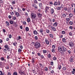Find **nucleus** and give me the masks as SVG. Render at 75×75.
Here are the masks:
<instances>
[{
	"label": "nucleus",
	"instance_id": "f257e3e1",
	"mask_svg": "<svg viewBox=\"0 0 75 75\" xmlns=\"http://www.w3.org/2000/svg\"><path fill=\"white\" fill-rule=\"evenodd\" d=\"M34 46L36 49H38L41 47V44L39 42H36L35 43Z\"/></svg>",
	"mask_w": 75,
	"mask_h": 75
},
{
	"label": "nucleus",
	"instance_id": "f03ea898",
	"mask_svg": "<svg viewBox=\"0 0 75 75\" xmlns=\"http://www.w3.org/2000/svg\"><path fill=\"white\" fill-rule=\"evenodd\" d=\"M62 54H64V52H66L67 51V49L65 46H62Z\"/></svg>",
	"mask_w": 75,
	"mask_h": 75
},
{
	"label": "nucleus",
	"instance_id": "7ed1b4c3",
	"mask_svg": "<svg viewBox=\"0 0 75 75\" xmlns=\"http://www.w3.org/2000/svg\"><path fill=\"white\" fill-rule=\"evenodd\" d=\"M30 17L32 19H35L36 17V14L34 13H31L30 14Z\"/></svg>",
	"mask_w": 75,
	"mask_h": 75
},
{
	"label": "nucleus",
	"instance_id": "20e7f679",
	"mask_svg": "<svg viewBox=\"0 0 75 75\" xmlns=\"http://www.w3.org/2000/svg\"><path fill=\"white\" fill-rule=\"evenodd\" d=\"M45 13H49V11H50V10H51V7L46 6L45 8Z\"/></svg>",
	"mask_w": 75,
	"mask_h": 75
},
{
	"label": "nucleus",
	"instance_id": "39448f33",
	"mask_svg": "<svg viewBox=\"0 0 75 75\" xmlns=\"http://www.w3.org/2000/svg\"><path fill=\"white\" fill-rule=\"evenodd\" d=\"M39 32L41 33V35L42 36H44V31L42 29H41L39 30Z\"/></svg>",
	"mask_w": 75,
	"mask_h": 75
},
{
	"label": "nucleus",
	"instance_id": "423d86ee",
	"mask_svg": "<svg viewBox=\"0 0 75 75\" xmlns=\"http://www.w3.org/2000/svg\"><path fill=\"white\" fill-rule=\"evenodd\" d=\"M62 47L59 46L58 47V51H59L60 52H61L62 54Z\"/></svg>",
	"mask_w": 75,
	"mask_h": 75
},
{
	"label": "nucleus",
	"instance_id": "0eeeda50",
	"mask_svg": "<svg viewBox=\"0 0 75 75\" xmlns=\"http://www.w3.org/2000/svg\"><path fill=\"white\" fill-rule=\"evenodd\" d=\"M18 72L19 74L20 75H23V74H24V71H23L20 69H19Z\"/></svg>",
	"mask_w": 75,
	"mask_h": 75
},
{
	"label": "nucleus",
	"instance_id": "6e6552de",
	"mask_svg": "<svg viewBox=\"0 0 75 75\" xmlns=\"http://www.w3.org/2000/svg\"><path fill=\"white\" fill-rule=\"evenodd\" d=\"M45 41L47 45H49L50 44V42L47 39L45 38Z\"/></svg>",
	"mask_w": 75,
	"mask_h": 75
},
{
	"label": "nucleus",
	"instance_id": "1a4fd4ad",
	"mask_svg": "<svg viewBox=\"0 0 75 75\" xmlns=\"http://www.w3.org/2000/svg\"><path fill=\"white\" fill-rule=\"evenodd\" d=\"M69 45L70 47H73L74 46V43L72 42H70L69 43Z\"/></svg>",
	"mask_w": 75,
	"mask_h": 75
},
{
	"label": "nucleus",
	"instance_id": "9d476101",
	"mask_svg": "<svg viewBox=\"0 0 75 75\" xmlns=\"http://www.w3.org/2000/svg\"><path fill=\"white\" fill-rule=\"evenodd\" d=\"M54 6H58V5L59 6L60 5V3H58L57 2H55L54 4Z\"/></svg>",
	"mask_w": 75,
	"mask_h": 75
},
{
	"label": "nucleus",
	"instance_id": "9b49d317",
	"mask_svg": "<svg viewBox=\"0 0 75 75\" xmlns=\"http://www.w3.org/2000/svg\"><path fill=\"white\" fill-rule=\"evenodd\" d=\"M57 25H58V23L57 22H55V23L53 24V26L54 27H57Z\"/></svg>",
	"mask_w": 75,
	"mask_h": 75
},
{
	"label": "nucleus",
	"instance_id": "f8f14e48",
	"mask_svg": "<svg viewBox=\"0 0 75 75\" xmlns=\"http://www.w3.org/2000/svg\"><path fill=\"white\" fill-rule=\"evenodd\" d=\"M18 12H19V13H20V14H21V13H22V11H21V9H19V8H18Z\"/></svg>",
	"mask_w": 75,
	"mask_h": 75
},
{
	"label": "nucleus",
	"instance_id": "ddd939ff",
	"mask_svg": "<svg viewBox=\"0 0 75 75\" xmlns=\"http://www.w3.org/2000/svg\"><path fill=\"white\" fill-rule=\"evenodd\" d=\"M50 27L52 30L53 31H56V29L55 28L53 27V26H51Z\"/></svg>",
	"mask_w": 75,
	"mask_h": 75
},
{
	"label": "nucleus",
	"instance_id": "4468645a",
	"mask_svg": "<svg viewBox=\"0 0 75 75\" xmlns=\"http://www.w3.org/2000/svg\"><path fill=\"white\" fill-rule=\"evenodd\" d=\"M33 33L34 35H37L38 34V32L36 30H34L33 31Z\"/></svg>",
	"mask_w": 75,
	"mask_h": 75
},
{
	"label": "nucleus",
	"instance_id": "2eb2a0df",
	"mask_svg": "<svg viewBox=\"0 0 75 75\" xmlns=\"http://www.w3.org/2000/svg\"><path fill=\"white\" fill-rule=\"evenodd\" d=\"M0 59L1 60V61H4L5 62H6V59H4V57H1L0 58Z\"/></svg>",
	"mask_w": 75,
	"mask_h": 75
},
{
	"label": "nucleus",
	"instance_id": "dca6fc26",
	"mask_svg": "<svg viewBox=\"0 0 75 75\" xmlns=\"http://www.w3.org/2000/svg\"><path fill=\"white\" fill-rule=\"evenodd\" d=\"M33 7H35V8H38V6H37V5L35 4H33Z\"/></svg>",
	"mask_w": 75,
	"mask_h": 75
},
{
	"label": "nucleus",
	"instance_id": "f3484780",
	"mask_svg": "<svg viewBox=\"0 0 75 75\" xmlns=\"http://www.w3.org/2000/svg\"><path fill=\"white\" fill-rule=\"evenodd\" d=\"M27 20V22L29 23H30V21H31V20H30V18H26Z\"/></svg>",
	"mask_w": 75,
	"mask_h": 75
},
{
	"label": "nucleus",
	"instance_id": "a211bd4d",
	"mask_svg": "<svg viewBox=\"0 0 75 75\" xmlns=\"http://www.w3.org/2000/svg\"><path fill=\"white\" fill-rule=\"evenodd\" d=\"M37 14L38 17L40 18L42 17V14L39 13H37Z\"/></svg>",
	"mask_w": 75,
	"mask_h": 75
},
{
	"label": "nucleus",
	"instance_id": "6ab92c4d",
	"mask_svg": "<svg viewBox=\"0 0 75 75\" xmlns=\"http://www.w3.org/2000/svg\"><path fill=\"white\" fill-rule=\"evenodd\" d=\"M50 11L51 12V13L52 14H54V10L53 8H52L51 9Z\"/></svg>",
	"mask_w": 75,
	"mask_h": 75
},
{
	"label": "nucleus",
	"instance_id": "aec40b11",
	"mask_svg": "<svg viewBox=\"0 0 75 75\" xmlns=\"http://www.w3.org/2000/svg\"><path fill=\"white\" fill-rule=\"evenodd\" d=\"M16 16L17 17H18L20 16V13H18V12H16Z\"/></svg>",
	"mask_w": 75,
	"mask_h": 75
},
{
	"label": "nucleus",
	"instance_id": "412c9836",
	"mask_svg": "<svg viewBox=\"0 0 75 75\" xmlns=\"http://www.w3.org/2000/svg\"><path fill=\"white\" fill-rule=\"evenodd\" d=\"M39 66L41 68H43L44 67L43 66V64H41V63H39Z\"/></svg>",
	"mask_w": 75,
	"mask_h": 75
},
{
	"label": "nucleus",
	"instance_id": "4be33fe9",
	"mask_svg": "<svg viewBox=\"0 0 75 75\" xmlns=\"http://www.w3.org/2000/svg\"><path fill=\"white\" fill-rule=\"evenodd\" d=\"M5 68L6 69H9V66L8 65H6L5 67Z\"/></svg>",
	"mask_w": 75,
	"mask_h": 75
},
{
	"label": "nucleus",
	"instance_id": "5701e85b",
	"mask_svg": "<svg viewBox=\"0 0 75 75\" xmlns=\"http://www.w3.org/2000/svg\"><path fill=\"white\" fill-rule=\"evenodd\" d=\"M13 44L14 46H17V42H15L13 43Z\"/></svg>",
	"mask_w": 75,
	"mask_h": 75
},
{
	"label": "nucleus",
	"instance_id": "b1692460",
	"mask_svg": "<svg viewBox=\"0 0 75 75\" xmlns=\"http://www.w3.org/2000/svg\"><path fill=\"white\" fill-rule=\"evenodd\" d=\"M62 40L64 42H66V39L65 38H64L62 39Z\"/></svg>",
	"mask_w": 75,
	"mask_h": 75
},
{
	"label": "nucleus",
	"instance_id": "393cba45",
	"mask_svg": "<svg viewBox=\"0 0 75 75\" xmlns=\"http://www.w3.org/2000/svg\"><path fill=\"white\" fill-rule=\"evenodd\" d=\"M62 17H64V18H65V17H67V15H66L65 14L63 13V14H62Z\"/></svg>",
	"mask_w": 75,
	"mask_h": 75
},
{
	"label": "nucleus",
	"instance_id": "a878e982",
	"mask_svg": "<svg viewBox=\"0 0 75 75\" xmlns=\"http://www.w3.org/2000/svg\"><path fill=\"white\" fill-rule=\"evenodd\" d=\"M6 24H7V26H9V25H10V23H9V22H8L6 21Z\"/></svg>",
	"mask_w": 75,
	"mask_h": 75
},
{
	"label": "nucleus",
	"instance_id": "bb28decb",
	"mask_svg": "<svg viewBox=\"0 0 75 75\" xmlns=\"http://www.w3.org/2000/svg\"><path fill=\"white\" fill-rule=\"evenodd\" d=\"M47 51L46 50H43V54H46V53H47Z\"/></svg>",
	"mask_w": 75,
	"mask_h": 75
},
{
	"label": "nucleus",
	"instance_id": "cd10ccee",
	"mask_svg": "<svg viewBox=\"0 0 75 75\" xmlns=\"http://www.w3.org/2000/svg\"><path fill=\"white\" fill-rule=\"evenodd\" d=\"M50 38H53L54 37V35H52V34H50Z\"/></svg>",
	"mask_w": 75,
	"mask_h": 75
},
{
	"label": "nucleus",
	"instance_id": "c85d7f7f",
	"mask_svg": "<svg viewBox=\"0 0 75 75\" xmlns=\"http://www.w3.org/2000/svg\"><path fill=\"white\" fill-rule=\"evenodd\" d=\"M25 30L26 32L28 31H29V28H28V27H26Z\"/></svg>",
	"mask_w": 75,
	"mask_h": 75
},
{
	"label": "nucleus",
	"instance_id": "c756f323",
	"mask_svg": "<svg viewBox=\"0 0 75 75\" xmlns=\"http://www.w3.org/2000/svg\"><path fill=\"white\" fill-rule=\"evenodd\" d=\"M51 57V54H48L47 55V57L48 58H50Z\"/></svg>",
	"mask_w": 75,
	"mask_h": 75
},
{
	"label": "nucleus",
	"instance_id": "7c9ffc66",
	"mask_svg": "<svg viewBox=\"0 0 75 75\" xmlns=\"http://www.w3.org/2000/svg\"><path fill=\"white\" fill-rule=\"evenodd\" d=\"M3 51H4V53H6V54L7 53V50L6 49H4Z\"/></svg>",
	"mask_w": 75,
	"mask_h": 75
},
{
	"label": "nucleus",
	"instance_id": "2f4dec72",
	"mask_svg": "<svg viewBox=\"0 0 75 75\" xmlns=\"http://www.w3.org/2000/svg\"><path fill=\"white\" fill-rule=\"evenodd\" d=\"M10 14L11 16H13L14 15V12H13L11 11L10 12Z\"/></svg>",
	"mask_w": 75,
	"mask_h": 75
},
{
	"label": "nucleus",
	"instance_id": "473e14b6",
	"mask_svg": "<svg viewBox=\"0 0 75 75\" xmlns=\"http://www.w3.org/2000/svg\"><path fill=\"white\" fill-rule=\"evenodd\" d=\"M39 5L40 7H42V3H39Z\"/></svg>",
	"mask_w": 75,
	"mask_h": 75
},
{
	"label": "nucleus",
	"instance_id": "72a5a7b5",
	"mask_svg": "<svg viewBox=\"0 0 75 75\" xmlns=\"http://www.w3.org/2000/svg\"><path fill=\"white\" fill-rule=\"evenodd\" d=\"M52 52H55V50L54 49H52Z\"/></svg>",
	"mask_w": 75,
	"mask_h": 75
},
{
	"label": "nucleus",
	"instance_id": "f704fd0d",
	"mask_svg": "<svg viewBox=\"0 0 75 75\" xmlns=\"http://www.w3.org/2000/svg\"><path fill=\"white\" fill-rule=\"evenodd\" d=\"M9 23L11 24H13V21H10Z\"/></svg>",
	"mask_w": 75,
	"mask_h": 75
},
{
	"label": "nucleus",
	"instance_id": "c9c22d12",
	"mask_svg": "<svg viewBox=\"0 0 75 75\" xmlns=\"http://www.w3.org/2000/svg\"><path fill=\"white\" fill-rule=\"evenodd\" d=\"M8 45H6L4 46V48H8Z\"/></svg>",
	"mask_w": 75,
	"mask_h": 75
},
{
	"label": "nucleus",
	"instance_id": "e433bc0d",
	"mask_svg": "<svg viewBox=\"0 0 75 75\" xmlns=\"http://www.w3.org/2000/svg\"><path fill=\"white\" fill-rule=\"evenodd\" d=\"M73 16V14H72V13H70L69 14V16L70 17H72Z\"/></svg>",
	"mask_w": 75,
	"mask_h": 75
},
{
	"label": "nucleus",
	"instance_id": "4c0bfd02",
	"mask_svg": "<svg viewBox=\"0 0 75 75\" xmlns=\"http://www.w3.org/2000/svg\"><path fill=\"white\" fill-rule=\"evenodd\" d=\"M22 51V50L19 48L18 49V52H21Z\"/></svg>",
	"mask_w": 75,
	"mask_h": 75
},
{
	"label": "nucleus",
	"instance_id": "58836bf2",
	"mask_svg": "<svg viewBox=\"0 0 75 75\" xmlns=\"http://www.w3.org/2000/svg\"><path fill=\"white\" fill-rule=\"evenodd\" d=\"M53 59L54 60V61H56L57 59V57H53Z\"/></svg>",
	"mask_w": 75,
	"mask_h": 75
},
{
	"label": "nucleus",
	"instance_id": "ea45409f",
	"mask_svg": "<svg viewBox=\"0 0 75 75\" xmlns=\"http://www.w3.org/2000/svg\"><path fill=\"white\" fill-rule=\"evenodd\" d=\"M58 67L59 68V70H60V69H61V66L59 65H58Z\"/></svg>",
	"mask_w": 75,
	"mask_h": 75
},
{
	"label": "nucleus",
	"instance_id": "a19ab883",
	"mask_svg": "<svg viewBox=\"0 0 75 75\" xmlns=\"http://www.w3.org/2000/svg\"><path fill=\"white\" fill-rule=\"evenodd\" d=\"M57 9L58 10H61V7L59 6V7H57Z\"/></svg>",
	"mask_w": 75,
	"mask_h": 75
},
{
	"label": "nucleus",
	"instance_id": "79ce46f5",
	"mask_svg": "<svg viewBox=\"0 0 75 75\" xmlns=\"http://www.w3.org/2000/svg\"><path fill=\"white\" fill-rule=\"evenodd\" d=\"M62 34H65V32L64 31H62Z\"/></svg>",
	"mask_w": 75,
	"mask_h": 75
},
{
	"label": "nucleus",
	"instance_id": "37998d69",
	"mask_svg": "<svg viewBox=\"0 0 75 75\" xmlns=\"http://www.w3.org/2000/svg\"><path fill=\"white\" fill-rule=\"evenodd\" d=\"M34 2L35 4H37V3H38V2H37V0H34Z\"/></svg>",
	"mask_w": 75,
	"mask_h": 75
},
{
	"label": "nucleus",
	"instance_id": "c03bdc74",
	"mask_svg": "<svg viewBox=\"0 0 75 75\" xmlns=\"http://www.w3.org/2000/svg\"><path fill=\"white\" fill-rule=\"evenodd\" d=\"M50 64L51 65H52V66L54 65V62H51Z\"/></svg>",
	"mask_w": 75,
	"mask_h": 75
},
{
	"label": "nucleus",
	"instance_id": "a18cd8bd",
	"mask_svg": "<svg viewBox=\"0 0 75 75\" xmlns=\"http://www.w3.org/2000/svg\"><path fill=\"white\" fill-rule=\"evenodd\" d=\"M0 75H4L3 74V72L1 71H0Z\"/></svg>",
	"mask_w": 75,
	"mask_h": 75
},
{
	"label": "nucleus",
	"instance_id": "49530a36",
	"mask_svg": "<svg viewBox=\"0 0 75 75\" xmlns=\"http://www.w3.org/2000/svg\"><path fill=\"white\" fill-rule=\"evenodd\" d=\"M59 38H62L63 37V35H59Z\"/></svg>",
	"mask_w": 75,
	"mask_h": 75
},
{
	"label": "nucleus",
	"instance_id": "de8ad7c7",
	"mask_svg": "<svg viewBox=\"0 0 75 75\" xmlns=\"http://www.w3.org/2000/svg\"><path fill=\"white\" fill-rule=\"evenodd\" d=\"M7 50L8 51H10V48H9V47H8L7 48Z\"/></svg>",
	"mask_w": 75,
	"mask_h": 75
},
{
	"label": "nucleus",
	"instance_id": "09e8293b",
	"mask_svg": "<svg viewBox=\"0 0 75 75\" xmlns=\"http://www.w3.org/2000/svg\"><path fill=\"white\" fill-rule=\"evenodd\" d=\"M23 23L24 25H27V23H26V22L25 21H23Z\"/></svg>",
	"mask_w": 75,
	"mask_h": 75
},
{
	"label": "nucleus",
	"instance_id": "8fccbe9b",
	"mask_svg": "<svg viewBox=\"0 0 75 75\" xmlns=\"http://www.w3.org/2000/svg\"><path fill=\"white\" fill-rule=\"evenodd\" d=\"M17 73L16 72H15L13 73V75H18Z\"/></svg>",
	"mask_w": 75,
	"mask_h": 75
},
{
	"label": "nucleus",
	"instance_id": "3c124183",
	"mask_svg": "<svg viewBox=\"0 0 75 75\" xmlns=\"http://www.w3.org/2000/svg\"><path fill=\"white\" fill-rule=\"evenodd\" d=\"M52 48H53V49H55V46L54 45H52Z\"/></svg>",
	"mask_w": 75,
	"mask_h": 75
},
{
	"label": "nucleus",
	"instance_id": "603ef678",
	"mask_svg": "<svg viewBox=\"0 0 75 75\" xmlns=\"http://www.w3.org/2000/svg\"><path fill=\"white\" fill-rule=\"evenodd\" d=\"M12 4H16V2H15V1H12Z\"/></svg>",
	"mask_w": 75,
	"mask_h": 75
},
{
	"label": "nucleus",
	"instance_id": "864d4df0",
	"mask_svg": "<svg viewBox=\"0 0 75 75\" xmlns=\"http://www.w3.org/2000/svg\"><path fill=\"white\" fill-rule=\"evenodd\" d=\"M45 71H48V68L46 67L45 68Z\"/></svg>",
	"mask_w": 75,
	"mask_h": 75
},
{
	"label": "nucleus",
	"instance_id": "5fc2aeb1",
	"mask_svg": "<svg viewBox=\"0 0 75 75\" xmlns=\"http://www.w3.org/2000/svg\"><path fill=\"white\" fill-rule=\"evenodd\" d=\"M46 31L47 33H50V30L48 29H47Z\"/></svg>",
	"mask_w": 75,
	"mask_h": 75
},
{
	"label": "nucleus",
	"instance_id": "6e6d98bb",
	"mask_svg": "<svg viewBox=\"0 0 75 75\" xmlns=\"http://www.w3.org/2000/svg\"><path fill=\"white\" fill-rule=\"evenodd\" d=\"M11 37H12V36L11 35L9 34V38H11Z\"/></svg>",
	"mask_w": 75,
	"mask_h": 75
},
{
	"label": "nucleus",
	"instance_id": "4d7b16f0",
	"mask_svg": "<svg viewBox=\"0 0 75 75\" xmlns=\"http://www.w3.org/2000/svg\"><path fill=\"white\" fill-rule=\"evenodd\" d=\"M67 51L69 54H70L71 53V51L70 50H67Z\"/></svg>",
	"mask_w": 75,
	"mask_h": 75
},
{
	"label": "nucleus",
	"instance_id": "13d9d810",
	"mask_svg": "<svg viewBox=\"0 0 75 75\" xmlns=\"http://www.w3.org/2000/svg\"><path fill=\"white\" fill-rule=\"evenodd\" d=\"M66 20L67 21H69L70 20V19L69 18H66Z\"/></svg>",
	"mask_w": 75,
	"mask_h": 75
},
{
	"label": "nucleus",
	"instance_id": "bf43d9fd",
	"mask_svg": "<svg viewBox=\"0 0 75 75\" xmlns=\"http://www.w3.org/2000/svg\"><path fill=\"white\" fill-rule=\"evenodd\" d=\"M35 40H38V37L37 36H35Z\"/></svg>",
	"mask_w": 75,
	"mask_h": 75
},
{
	"label": "nucleus",
	"instance_id": "052dcab7",
	"mask_svg": "<svg viewBox=\"0 0 75 75\" xmlns=\"http://www.w3.org/2000/svg\"><path fill=\"white\" fill-rule=\"evenodd\" d=\"M63 70H64V71H65L66 70V67H64L62 69Z\"/></svg>",
	"mask_w": 75,
	"mask_h": 75
},
{
	"label": "nucleus",
	"instance_id": "680f3d73",
	"mask_svg": "<svg viewBox=\"0 0 75 75\" xmlns=\"http://www.w3.org/2000/svg\"><path fill=\"white\" fill-rule=\"evenodd\" d=\"M69 24H70V25H72L73 24V22L71 21H70L69 22Z\"/></svg>",
	"mask_w": 75,
	"mask_h": 75
},
{
	"label": "nucleus",
	"instance_id": "e2e57ef3",
	"mask_svg": "<svg viewBox=\"0 0 75 75\" xmlns=\"http://www.w3.org/2000/svg\"><path fill=\"white\" fill-rule=\"evenodd\" d=\"M40 57H41V58H42V59H43L44 58V57L43 56V55H41L40 56Z\"/></svg>",
	"mask_w": 75,
	"mask_h": 75
},
{
	"label": "nucleus",
	"instance_id": "0e129e2a",
	"mask_svg": "<svg viewBox=\"0 0 75 75\" xmlns=\"http://www.w3.org/2000/svg\"><path fill=\"white\" fill-rule=\"evenodd\" d=\"M6 41H9V38H6Z\"/></svg>",
	"mask_w": 75,
	"mask_h": 75
},
{
	"label": "nucleus",
	"instance_id": "69168bd1",
	"mask_svg": "<svg viewBox=\"0 0 75 75\" xmlns=\"http://www.w3.org/2000/svg\"><path fill=\"white\" fill-rule=\"evenodd\" d=\"M49 69H52V66H49Z\"/></svg>",
	"mask_w": 75,
	"mask_h": 75
},
{
	"label": "nucleus",
	"instance_id": "338daca9",
	"mask_svg": "<svg viewBox=\"0 0 75 75\" xmlns=\"http://www.w3.org/2000/svg\"><path fill=\"white\" fill-rule=\"evenodd\" d=\"M69 35L70 36H72V33L70 32L69 33Z\"/></svg>",
	"mask_w": 75,
	"mask_h": 75
},
{
	"label": "nucleus",
	"instance_id": "774afa93",
	"mask_svg": "<svg viewBox=\"0 0 75 75\" xmlns=\"http://www.w3.org/2000/svg\"><path fill=\"white\" fill-rule=\"evenodd\" d=\"M25 15L26 17H27L28 16V13L26 12L25 13Z\"/></svg>",
	"mask_w": 75,
	"mask_h": 75
}]
</instances>
